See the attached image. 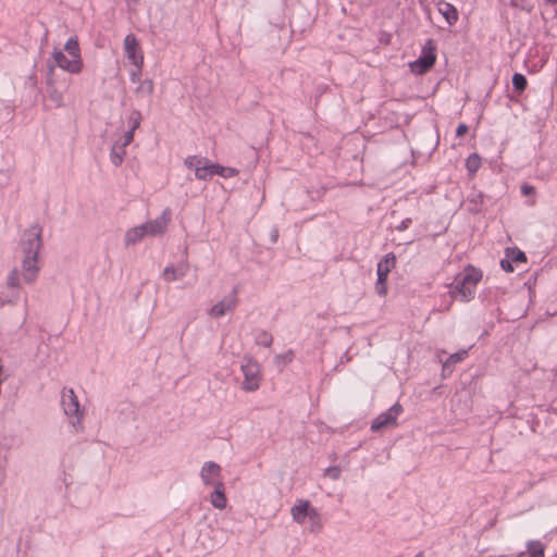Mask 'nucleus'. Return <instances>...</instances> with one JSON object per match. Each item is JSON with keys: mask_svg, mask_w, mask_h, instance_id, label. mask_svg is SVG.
Listing matches in <instances>:
<instances>
[{"mask_svg": "<svg viewBox=\"0 0 557 557\" xmlns=\"http://www.w3.org/2000/svg\"><path fill=\"white\" fill-rule=\"evenodd\" d=\"M481 277L482 274L475 270L466 272L460 280H456L455 286L450 289L451 297L460 301H469L473 298Z\"/></svg>", "mask_w": 557, "mask_h": 557, "instance_id": "f257e3e1", "label": "nucleus"}, {"mask_svg": "<svg viewBox=\"0 0 557 557\" xmlns=\"http://www.w3.org/2000/svg\"><path fill=\"white\" fill-rule=\"evenodd\" d=\"M57 66L70 74H78L83 70V59H69L61 50L54 49L52 58L47 62V75L55 77Z\"/></svg>", "mask_w": 557, "mask_h": 557, "instance_id": "f03ea898", "label": "nucleus"}, {"mask_svg": "<svg viewBox=\"0 0 557 557\" xmlns=\"http://www.w3.org/2000/svg\"><path fill=\"white\" fill-rule=\"evenodd\" d=\"M41 246V227L34 224L22 235L21 251L23 256H38Z\"/></svg>", "mask_w": 557, "mask_h": 557, "instance_id": "7ed1b4c3", "label": "nucleus"}, {"mask_svg": "<svg viewBox=\"0 0 557 557\" xmlns=\"http://www.w3.org/2000/svg\"><path fill=\"white\" fill-rule=\"evenodd\" d=\"M240 368L244 374L243 389L246 392L258 389L260 384V367L258 362L245 357Z\"/></svg>", "mask_w": 557, "mask_h": 557, "instance_id": "20e7f679", "label": "nucleus"}, {"mask_svg": "<svg viewBox=\"0 0 557 557\" xmlns=\"http://www.w3.org/2000/svg\"><path fill=\"white\" fill-rule=\"evenodd\" d=\"M403 412L400 404H394L388 410L376 417L371 423L372 431H380L385 428H393L397 424V418Z\"/></svg>", "mask_w": 557, "mask_h": 557, "instance_id": "39448f33", "label": "nucleus"}, {"mask_svg": "<svg viewBox=\"0 0 557 557\" xmlns=\"http://www.w3.org/2000/svg\"><path fill=\"white\" fill-rule=\"evenodd\" d=\"M435 47L429 40L426 46L423 47L421 55L418 60L410 63L411 71L416 74H423L429 71L435 62Z\"/></svg>", "mask_w": 557, "mask_h": 557, "instance_id": "423d86ee", "label": "nucleus"}, {"mask_svg": "<svg viewBox=\"0 0 557 557\" xmlns=\"http://www.w3.org/2000/svg\"><path fill=\"white\" fill-rule=\"evenodd\" d=\"M124 51L127 59L136 67H143L144 57L140 52L139 44L134 34H128L124 38Z\"/></svg>", "mask_w": 557, "mask_h": 557, "instance_id": "0eeeda50", "label": "nucleus"}, {"mask_svg": "<svg viewBox=\"0 0 557 557\" xmlns=\"http://www.w3.org/2000/svg\"><path fill=\"white\" fill-rule=\"evenodd\" d=\"M7 286L11 292L8 295L0 294V307L7 304H14L18 298L17 288L20 287V271L14 268L8 275Z\"/></svg>", "mask_w": 557, "mask_h": 557, "instance_id": "6e6552de", "label": "nucleus"}, {"mask_svg": "<svg viewBox=\"0 0 557 557\" xmlns=\"http://www.w3.org/2000/svg\"><path fill=\"white\" fill-rule=\"evenodd\" d=\"M69 83L66 81L58 85L57 77L47 75V95L55 107L59 108L63 106V92Z\"/></svg>", "mask_w": 557, "mask_h": 557, "instance_id": "1a4fd4ad", "label": "nucleus"}, {"mask_svg": "<svg viewBox=\"0 0 557 557\" xmlns=\"http://www.w3.org/2000/svg\"><path fill=\"white\" fill-rule=\"evenodd\" d=\"M200 478L203 484L213 487L218 486L219 483H223L221 479V467L213 461L203 463L200 470Z\"/></svg>", "mask_w": 557, "mask_h": 557, "instance_id": "9d476101", "label": "nucleus"}, {"mask_svg": "<svg viewBox=\"0 0 557 557\" xmlns=\"http://www.w3.org/2000/svg\"><path fill=\"white\" fill-rule=\"evenodd\" d=\"M39 270L38 256H23L21 272L25 283H34L37 280Z\"/></svg>", "mask_w": 557, "mask_h": 557, "instance_id": "9b49d317", "label": "nucleus"}, {"mask_svg": "<svg viewBox=\"0 0 557 557\" xmlns=\"http://www.w3.org/2000/svg\"><path fill=\"white\" fill-rule=\"evenodd\" d=\"M61 404L66 416H77V422H81L79 418V403L77 396L72 388L64 389L62 393Z\"/></svg>", "mask_w": 557, "mask_h": 557, "instance_id": "f8f14e48", "label": "nucleus"}, {"mask_svg": "<svg viewBox=\"0 0 557 557\" xmlns=\"http://www.w3.org/2000/svg\"><path fill=\"white\" fill-rule=\"evenodd\" d=\"M170 221V213L168 211H163L156 220L149 221L143 224V226L145 227L147 235L159 236L166 231Z\"/></svg>", "mask_w": 557, "mask_h": 557, "instance_id": "ddd939ff", "label": "nucleus"}, {"mask_svg": "<svg viewBox=\"0 0 557 557\" xmlns=\"http://www.w3.org/2000/svg\"><path fill=\"white\" fill-rule=\"evenodd\" d=\"M314 507L310 505L309 500H298L290 509L293 520L297 523H304L305 519L309 517Z\"/></svg>", "mask_w": 557, "mask_h": 557, "instance_id": "4468645a", "label": "nucleus"}, {"mask_svg": "<svg viewBox=\"0 0 557 557\" xmlns=\"http://www.w3.org/2000/svg\"><path fill=\"white\" fill-rule=\"evenodd\" d=\"M236 306V298L235 296L225 297L220 302L214 305L211 310L210 314L213 318H220L224 315L226 312L234 310Z\"/></svg>", "mask_w": 557, "mask_h": 557, "instance_id": "2eb2a0df", "label": "nucleus"}, {"mask_svg": "<svg viewBox=\"0 0 557 557\" xmlns=\"http://www.w3.org/2000/svg\"><path fill=\"white\" fill-rule=\"evenodd\" d=\"M395 264H396V257H395V255L392 253V252L387 253L384 257V259H382L377 263V269H376L377 280L386 281L387 276H388V273L395 267Z\"/></svg>", "mask_w": 557, "mask_h": 557, "instance_id": "dca6fc26", "label": "nucleus"}, {"mask_svg": "<svg viewBox=\"0 0 557 557\" xmlns=\"http://www.w3.org/2000/svg\"><path fill=\"white\" fill-rule=\"evenodd\" d=\"M188 264L182 263L178 267L169 265L163 270V278L166 282H173L175 280H180L184 277L188 272Z\"/></svg>", "mask_w": 557, "mask_h": 557, "instance_id": "f3484780", "label": "nucleus"}, {"mask_svg": "<svg viewBox=\"0 0 557 557\" xmlns=\"http://www.w3.org/2000/svg\"><path fill=\"white\" fill-rule=\"evenodd\" d=\"M210 503L216 509L222 510L226 508L227 499L225 496L224 483H219L218 486H214V490L210 495Z\"/></svg>", "mask_w": 557, "mask_h": 557, "instance_id": "a211bd4d", "label": "nucleus"}, {"mask_svg": "<svg viewBox=\"0 0 557 557\" xmlns=\"http://www.w3.org/2000/svg\"><path fill=\"white\" fill-rule=\"evenodd\" d=\"M438 12L444 16L448 25H454L458 20L456 8L448 2L441 1L438 3Z\"/></svg>", "mask_w": 557, "mask_h": 557, "instance_id": "6ab92c4d", "label": "nucleus"}, {"mask_svg": "<svg viewBox=\"0 0 557 557\" xmlns=\"http://www.w3.org/2000/svg\"><path fill=\"white\" fill-rule=\"evenodd\" d=\"M145 235H147V233H146L143 224L139 226H135L126 232L125 238H124L125 245L127 247L133 246V245L137 244L138 242H140Z\"/></svg>", "mask_w": 557, "mask_h": 557, "instance_id": "aec40b11", "label": "nucleus"}, {"mask_svg": "<svg viewBox=\"0 0 557 557\" xmlns=\"http://www.w3.org/2000/svg\"><path fill=\"white\" fill-rule=\"evenodd\" d=\"M518 557H544V546L539 541H531L528 550L520 553Z\"/></svg>", "mask_w": 557, "mask_h": 557, "instance_id": "412c9836", "label": "nucleus"}, {"mask_svg": "<svg viewBox=\"0 0 557 557\" xmlns=\"http://www.w3.org/2000/svg\"><path fill=\"white\" fill-rule=\"evenodd\" d=\"M213 163H211L208 159L203 158V162L195 169V175L199 180H208L211 178L214 175L213 169L211 166Z\"/></svg>", "mask_w": 557, "mask_h": 557, "instance_id": "4be33fe9", "label": "nucleus"}, {"mask_svg": "<svg viewBox=\"0 0 557 557\" xmlns=\"http://www.w3.org/2000/svg\"><path fill=\"white\" fill-rule=\"evenodd\" d=\"M308 520H309V531L311 533H319L322 530V528H323L322 518L317 508H313L311 510V512L308 517Z\"/></svg>", "mask_w": 557, "mask_h": 557, "instance_id": "5701e85b", "label": "nucleus"}, {"mask_svg": "<svg viewBox=\"0 0 557 557\" xmlns=\"http://www.w3.org/2000/svg\"><path fill=\"white\" fill-rule=\"evenodd\" d=\"M64 50L71 55V58L82 59L77 36H72L66 40Z\"/></svg>", "mask_w": 557, "mask_h": 557, "instance_id": "b1692460", "label": "nucleus"}, {"mask_svg": "<svg viewBox=\"0 0 557 557\" xmlns=\"http://www.w3.org/2000/svg\"><path fill=\"white\" fill-rule=\"evenodd\" d=\"M467 350H460L458 352H455V354H451L447 359L446 361L444 362L443 364V371H449L451 372L453 371V367L465 359V357L467 356Z\"/></svg>", "mask_w": 557, "mask_h": 557, "instance_id": "393cba45", "label": "nucleus"}, {"mask_svg": "<svg viewBox=\"0 0 557 557\" xmlns=\"http://www.w3.org/2000/svg\"><path fill=\"white\" fill-rule=\"evenodd\" d=\"M520 190L521 195L527 198L525 205L529 207L535 206V187L528 183H524L521 185Z\"/></svg>", "mask_w": 557, "mask_h": 557, "instance_id": "a878e982", "label": "nucleus"}, {"mask_svg": "<svg viewBox=\"0 0 557 557\" xmlns=\"http://www.w3.org/2000/svg\"><path fill=\"white\" fill-rule=\"evenodd\" d=\"M143 116L139 110L133 109L127 117L128 129L133 133L140 126Z\"/></svg>", "mask_w": 557, "mask_h": 557, "instance_id": "bb28decb", "label": "nucleus"}, {"mask_svg": "<svg viewBox=\"0 0 557 557\" xmlns=\"http://www.w3.org/2000/svg\"><path fill=\"white\" fill-rule=\"evenodd\" d=\"M138 97L151 96L153 92V82L151 79H145L140 82L135 90Z\"/></svg>", "mask_w": 557, "mask_h": 557, "instance_id": "cd10ccee", "label": "nucleus"}, {"mask_svg": "<svg viewBox=\"0 0 557 557\" xmlns=\"http://www.w3.org/2000/svg\"><path fill=\"white\" fill-rule=\"evenodd\" d=\"M125 156V149L119 146V143H115L111 149L110 159L115 166L122 164Z\"/></svg>", "mask_w": 557, "mask_h": 557, "instance_id": "c85d7f7f", "label": "nucleus"}, {"mask_svg": "<svg viewBox=\"0 0 557 557\" xmlns=\"http://www.w3.org/2000/svg\"><path fill=\"white\" fill-rule=\"evenodd\" d=\"M511 82H512L515 91H517L518 94L523 92L528 86V81H527L525 76L521 73H515L512 75Z\"/></svg>", "mask_w": 557, "mask_h": 557, "instance_id": "c756f323", "label": "nucleus"}, {"mask_svg": "<svg viewBox=\"0 0 557 557\" xmlns=\"http://www.w3.org/2000/svg\"><path fill=\"white\" fill-rule=\"evenodd\" d=\"M481 166V158L478 153H471L466 160V168L470 174L475 173Z\"/></svg>", "mask_w": 557, "mask_h": 557, "instance_id": "7c9ffc66", "label": "nucleus"}, {"mask_svg": "<svg viewBox=\"0 0 557 557\" xmlns=\"http://www.w3.org/2000/svg\"><path fill=\"white\" fill-rule=\"evenodd\" d=\"M506 257L509 258L512 262H525L527 257L523 251L518 248H507Z\"/></svg>", "mask_w": 557, "mask_h": 557, "instance_id": "2f4dec72", "label": "nucleus"}, {"mask_svg": "<svg viewBox=\"0 0 557 557\" xmlns=\"http://www.w3.org/2000/svg\"><path fill=\"white\" fill-rule=\"evenodd\" d=\"M272 342H273L272 335L265 331L259 332L258 335L256 336V343L258 345H261L264 347H270Z\"/></svg>", "mask_w": 557, "mask_h": 557, "instance_id": "473e14b6", "label": "nucleus"}, {"mask_svg": "<svg viewBox=\"0 0 557 557\" xmlns=\"http://www.w3.org/2000/svg\"><path fill=\"white\" fill-rule=\"evenodd\" d=\"M211 169H213L214 175L219 174V175L224 176V177L232 176L235 173V170L232 169V168H224V166H222L220 164H214V163L211 166Z\"/></svg>", "mask_w": 557, "mask_h": 557, "instance_id": "72a5a7b5", "label": "nucleus"}, {"mask_svg": "<svg viewBox=\"0 0 557 557\" xmlns=\"http://www.w3.org/2000/svg\"><path fill=\"white\" fill-rule=\"evenodd\" d=\"M341 473H342V470L337 466H332L324 470V475L334 481L339 479Z\"/></svg>", "mask_w": 557, "mask_h": 557, "instance_id": "f704fd0d", "label": "nucleus"}, {"mask_svg": "<svg viewBox=\"0 0 557 557\" xmlns=\"http://www.w3.org/2000/svg\"><path fill=\"white\" fill-rule=\"evenodd\" d=\"M293 357H294L293 352L292 351H287V352H285L283 355H277L275 357V362L278 366H285V364H287L288 362L292 361Z\"/></svg>", "mask_w": 557, "mask_h": 557, "instance_id": "c9c22d12", "label": "nucleus"}, {"mask_svg": "<svg viewBox=\"0 0 557 557\" xmlns=\"http://www.w3.org/2000/svg\"><path fill=\"white\" fill-rule=\"evenodd\" d=\"M134 139V133L132 131H126L123 135V138L117 141L119 146L125 149Z\"/></svg>", "mask_w": 557, "mask_h": 557, "instance_id": "e433bc0d", "label": "nucleus"}, {"mask_svg": "<svg viewBox=\"0 0 557 557\" xmlns=\"http://www.w3.org/2000/svg\"><path fill=\"white\" fill-rule=\"evenodd\" d=\"M203 162V158H198L196 156H193V157H188L186 160H185V164L189 168V169H197V166L199 164H201Z\"/></svg>", "mask_w": 557, "mask_h": 557, "instance_id": "4c0bfd02", "label": "nucleus"}, {"mask_svg": "<svg viewBox=\"0 0 557 557\" xmlns=\"http://www.w3.org/2000/svg\"><path fill=\"white\" fill-rule=\"evenodd\" d=\"M385 282L386 281H380V280L376 281L375 290H376L377 295H380V296L386 295V284H385Z\"/></svg>", "mask_w": 557, "mask_h": 557, "instance_id": "58836bf2", "label": "nucleus"}, {"mask_svg": "<svg viewBox=\"0 0 557 557\" xmlns=\"http://www.w3.org/2000/svg\"><path fill=\"white\" fill-rule=\"evenodd\" d=\"M500 267L506 271V272H512L513 271V267H512V261L506 257V259H503L500 261Z\"/></svg>", "mask_w": 557, "mask_h": 557, "instance_id": "ea45409f", "label": "nucleus"}, {"mask_svg": "<svg viewBox=\"0 0 557 557\" xmlns=\"http://www.w3.org/2000/svg\"><path fill=\"white\" fill-rule=\"evenodd\" d=\"M141 67H136V71L131 72L129 78L132 83H140Z\"/></svg>", "mask_w": 557, "mask_h": 557, "instance_id": "a19ab883", "label": "nucleus"}, {"mask_svg": "<svg viewBox=\"0 0 557 557\" xmlns=\"http://www.w3.org/2000/svg\"><path fill=\"white\" fill-rule=\"evenodd\" d=\"M468 129L469 128H468V126L466 124H463V123L459 124L457 129H456V136L457 137L463 136L465 134L468 133Z\"/></svg>", "mask_w": 557, "mask_h": 557, "instance_id": "79ce46f5", "label": "nucleus"}, {"mask_svg": "<svg viewBox=\"0 0 557 557\" xmlns=\"http://www.w3.org/2000/svg\"><path fill=\"white\" fill-rule=\"evenodd\" d=\"M410 222V219L403 220L398 225L395 226L398 231H404L408 227V223Z\"/></svg>", "mask_w": 557, "mask_h": 557, "instance_id": "37998d69", "label": "nucleus"}, {"mask_svg": "<svg viewBox=\"0 0 557 557\" xmlns=\"http://www.w3.org/2000/svg\"><path fill=\"white\" fill-rule=\"evenodd\" d=\"M277 237H278V232H277V230L273 228L271 231V240H272V243H275L277 240Z\"/></svg>", "mask_w": 557, "mask_h": 557, "instance_id": "c03bdc74", "label": "nucleus"}, {"mask_svg": "<svg viewBox=\"0 0 557 557\" xmlns=\"http://www.w3.org/2000/svg\"><path fill=\"white\" fill-rule=\"evenodd\" d=\"M548 3L557 4V0H546Z\"/></svg>", "mask_w": 557, "mask_h": 557, "instance_id": "a18cd8bd", "label": "nucleus"}, {"mask_svg": "<svg viewBox=\"0 0 557 557\" xmlns=\"http://www.w3.org/2000/svg\"><path fill=\"white\" fill-rule=\"evenodd\" d=\"M3 482V473L0 471V484Z\"/></svg>", "mask_w": 557, "mask_h": 557, "instance_id": "49530a36", "label": "nucleus"}, {"mask_svg": "<svg viewBox=\"0 0 557 557\" xmlns=\"http://www.w3.org/2000/svg\"><path fill=\"white\" fill-rule=\"evenodd\" d=\"M416 557H422V553H419Z\"/></svg>", "mask_w": 557, "mask_h": 557, "instance_id": "de8ad7c7", "label": "nucleus"}]
</instances>
